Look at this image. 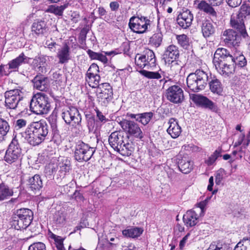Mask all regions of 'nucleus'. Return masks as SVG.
Returning <instances> with one entry per match:
<instances>
[{
  "mask_svg": "<svg viewBox=\"0 0 250 250\" xmlns=\"http://www.w3.org/2000/svg\"><path fill=\"white\" fill-rule=\"evenodd\" d=\"M213 64L217 72L224 77H228L235 71L234 66L237 64L243 67L247 64L245 57L242 54L233 55L226 48H218L214 54Z\"/></svg>",
  "mask_w": 250,
  "mask_h": 250,
  "instance_id": "obj_1",
  "label": "nucleus"
},
{
  "mask_svg": "<svg viewBox=\"0 0 250 250\" xmlns=\"http://www.w3.org/2000/svg\"><path fill=\"white\" fill-rule=\"evenodd\" d=\"M208 74L201 70L190 73L187 78L188 87L192 91L198 92L205 88L208 81Z\"/></svg>",
  "mask_w": 250,
  "mask_h": 250,
  "instance_id": "obj_2",
  "label": "nucleus"
},
{
  "mask_svg": "<svg viewBox=\"0 0 250 250\" xmlns=\"http://www.w3.org/2000/svg\"><path fill=\"white\" fill-rule=\"evenodd\" d=\"M30 108L36 114H47L50 109L48 96L44 93H37L30 102Z\"/></svg>",
  "mask_w": 250,
  "mask_h": 250,
  "instance_id": "obj_3",
  "label": "nucleus"
},
{
  "mask_svg": "<svg viewBox=\"0 0 250 250\" xmlns=\"http://www.w3.org/2000/svg\"><path fill=\"white\" fill-rule=\"evenodd\" d=\"M33 218L31 210L28 208H21L17 210L14 217L13 225L16 229H25L31 224Z\"/></svg>",
  "mask_w": 250,
  "mask_h": 250,
  "instance_id": "obj_4",
  "label": "nucleus"
},
{
  "mask_svg": "<svg viewBox=\"0 0 250 250\" xmlns=\"http://www.w3.org/2000/svg\"><path fill=\"white\" fill-rule=\"evenodd\" d=\"M156 57L153 51L147 49L144 54H137L135 57V64L140 68L154 70L156 67Z\"/></svg>",
  "mask_w": 250,
  "mask_h": 250,
  "instance_id": "obj_5",
  "label": "nucleus"
},
{
  "mask_svg": "<svg viewBox=\"0 0 250 250\" xmlns=\"http://www.w3.org/2000/svg\"><path fill=\"white\" fill-rule=\"evenodd\" d=\"M150 24V21L147 17L137 16L130 18L128 25L133 32L143 34L147 31Z\"/></svg>",
  "mask_w": 250,
  "mask_h": 250,
  "instance_id": "obj_6",
  "label": "nucleus"
},
{
  "mask_svg": "<svg viewBox=\"0 0 250 250\" xmlns=\"http://www.w3.org/2000/svg\"><path fill=\"white\" fill-rule=\"evenodd\" d=\"M119 124L127 135L140 139L144 137V133L139 125L135 122L124 119L120 122Z\"/></svg>",
  "mask_w": 250,
  "mask_h": 250,
  "instance_id": "obj_7",
  "label": "nucleus"
},
{
  "mask_svg": "<svg viewBox=\"0 0 250 250\" xmlns=\"http://www.w3.org/2000/svg\"><path fill=\"white\" fill-rule=\"evenodd\" d=\"M97 93V101L103 106H106L112 99V88L108 83H103L99 85Z\"/></svg>",
  "mask_w": 250,
  "mask_h": 250,
  "instance_id": "obj_8",
  "label": "nucleus"
},
{
  "mask_svg": "<svg viewBox=\"0 0 250 250\" xmlns=\"http://www.w3.org/2000/svg\"><path fill=\"white\" fill-rule=\"evenodd\" d=\"M23 94L21 90L15 89L5 92V105L9 109L19 108V103L23 98Z\"/></svg>",
  "mask_w": 250,
  "mask_h": 250,
  "instance_id": "obj_9",
  "label": "nucleus"
},
{
  "mask_svg": "<svg viewBox=\"0 0 250 250\" xmlns=\"http://www.w3.org/2000/svg\"><path fill=\"white\" fill-rule=\"evenodd\" d=\"M95 151V147H90L87 144L81 143L76 146L75 151V159L79 162L87 161Z\"/></svg>",
  "mask_w": 250,
  "mask_h": 250,
  "instance_id": "obj_10",
  "label": "nucleus"
},
{
  "mask_svg": "<svg viewBox=\"0 0 250 250\" xmlns=\"http://www.w3.org/2000/svg\"><path fill=\"white\" fill-rule=\"evenodd\" d=\"M21 155V149L17 140L13 139L9 145L4 156V160L8 163L12 164L17 161Z\"/></svg>",
  "mask_w": 250,
  "mask_h": 250,
  "instance_id": "obj_11",
  "label": "nucleus"
},
{
  "mask_svg": "<svg viewBox=\"0 0 250 250\" xmlns=\"http://www.w3.org/2000/svg\"><path fill=\"white\" fill-rule=\"evenodd\" d=\"M99 66L95 63H92L88 68L85 76V81L88 85L96 88L99 86L100 77L98 75Z\"/></svg>",
  "mask_w": 250,
  "mask_h": 250,
  "instance_id": "obj_12",
  "label": "nucleus"
},
{
  "mask_svg": "<svg viewBox=\"0 0 250 250\" xmlns=\"http://www.w3.org/2000/svg\"><path fill=\"white\" fill-rule=\"evenodd\" d=\"M166 97L172 103H181L184 99L183 90L178 85L171 86L166 91Z\"/></svg>",
  "mask_w": 250,
  "mask_h": 250,
  "instance_id": "obj_13",
  "label": "nucleus"
},
{
  "mask_svg": "<svg viewBox=\"0 0 250 250\" xmlns=\"http://www.w3.org/2000/svg\"><path fill=\"white\" fill-rule=\"evenodd\" d=\"M190 99L196 104L208 108L212 111L218 112L219 110L217 105L207 97L199 94H190Z\"/></svg>",
  "mask_w": 250,
  "mask_h": 250,
  "instance_id": "obj_14",
  "label": "nucleus"
},
{
  "mask_svg": "<svg viewBox=\"0 0 250 250\" xmlns=\"http://www.w3.org/2000/svg\"><path fill=\"white\" fill-rule=\"evenodd\" d=\"M223 36L225 44L229 47H235L240 42V37L232 29L225 30Z\"/></svg>",
  "mask_w": 250,
  "mask_h": 250,
  "instance_id": "obj_15",
  "label": "nucleus"
},
{
  "mask_svg": "<svg viewBox=\"0 0 250 250\" xmlns=\"http://www.w3.org/2000/svg\"><path fill=\"white\" fill-rule=\"evenodd\" d=\"M62 117L67 124L71 123L78 124L81 120L79 111L74 107H70L68 110L63 112Z\"/></svg>",
  "mask_w": 250,
  "mask_h": 250,
  "instance_id": "obj_16",
  "label": "nucleus"
},
{
  "mask_svg": "<svg viewBox=\"0 0 250 250\" xmlns=\"http://www.w3.org/2000/svg\"><path fill=\"white\" fill-rule=\"evenodd\" d=\"M125 137L123 133L118 131L112 132L109 137L110 146L117 151L122 149Z\"/></svg>",
  "mask_w": 250,
  "mask_h": 250,
  "instance_id": "obj_17",
  "label": "nucleus"
},
{
  "mask_svg": "<svg viewBox=\"0 0 250 250\" xmlns=\"http://www.w3.org/2000/svg\"><path fill=\"white\" fill-rule=\"evenodd\" d=\"M193 19V16L189 10L186 9L179 14L177 18L178 25L184 29L189 27Z\"/></svg>",
  "mask_w": 250,
  "mask_h": 250,
  "instance_id": "obj_18",
  "label": "nucleus"
},
{
  "mask_svg": "<svg viewBox=\"0 0 250 250\" xmlns=\"http://www.w3.org/2000/svg\"><path fill=\"white\" fill-rule=\"evenodd\" d=\"M194 6L197 9L204 12L212 17L216 18L217 17V12L213 6L204 0L194 1Z\"/></svg>",
  "mask_w": 250,
  "mask_h": 250,
  "instance_id": "obj_19",
  "label": "nucleus"
},
{
  "mask_svg": "<svg viewBox=\"0 0 250 250\" xmlns=\"http://www.w3.org/2000/svg\"><path fill=\"white\" fill-rule=\"evenodd\" d=\"M179 56L178 48L174 45H169L165 51L163 59L166 64H169L174 61L177 60Z\"/></svg>",
  "mask_w": 250,
  "mask_h": 250,
  "instance_id": "obj_20",
  "label": "nucleus"
},
{
  "mask_svg": "<svg viewBox=\"0 0 250 250\" xmlns=\"http://www.w3.org/2000/svg\"><path fill=\"white\" fill-rule=\"evenodd\" d=\"M230 24L233 28L237 29L244 38L248 36L243 20L239 14H233L231 16Z\"/></svg>",
  "mask_w": 250,
  "mask_h": 250,
  "instance_id": "obj_21",
  "label": "nucleus"
},
{
  "mask_svg": "<svg viewBox=\"0 0 250 250\" xmlns=\"http://www.w3.org/2000/svg\"><path fill=\"white\" fill-rule=\"evenodd\" d=\"M37 134L42 137L44 141L48 133V128L46 123L42 121L33 123L30 126Z\"/></svg>",
  "mask_w": 250,
  "mask_h": 250,
  "instance_id": "obj_22",
  "label": "nucleus"
},
{
  "mask_svg": "<svg viewBox=\"0 0 250 250\" xmlns=\"http://www.w3.org/2000/svg\"><path fill=\"white\" fill-rule=\"evenodd\" d=\"M22 135L29 144L33 146H38L43 142L42 137H40L30 126L26 129Z\"/></svg>",
  "mask_w": 250,
  "mask_h": 250,
  "instance_id": "obj_23",
  "label": "nucleus"
},
{
  "mask_svg": "<svg viewBox=\"0 0 250 250\" xmlns=\"http://www.w3.org/2000/svg\"><path fill=\"white\" fill-rule=\"evenodd\" d=\"M57 168L59 169L58 175L59 178H63L69 173L71 170L70 161L67 158H63L62 159L59 161Z\"/></svg>",
  "mask_w": 250,
  "mask_h": 250,
  "instance_id": "obj_24",
  "label": "nucleus"
},
{
  "mask_svg": "<svg viewBox=\"0 0 250 250\" xmlns=\"http://www.w3.org/2000/svg\"><path fill=\"white\" fill-rule=\"evenodd\" d=\"M169 125L167 129V133L173 138H178L181 133L182 129L179 125L177 120L174 118H170L168 122Z\"/></svg>",
  "mask_w": 250,
  "mask_h": 250,
  "instance_id": "obj_25",
  "label": "nucleus"
},
{
  "mask_svg": "<svg viewBox=\"0 0 250 250\" xmlns=\"http://www.w3.org/2000/svg\"><path fill=\"white\" fill-rule=\"evenodd\" d=\"M199 219V215L195 210H189L183 216V221L187 227H191L196 225Z\"/></svg>",
  "mask_w": 250,
  "mask_h": 250,
  "instance_id": "obj_26",
  "label": "nucleus"
},
{
  "mask_svg": "<svg viewBox=\"0 0 250 250\" xmlns=\"http://www.w3.org/2000/svg\"><path fill=\"white\" fill-rule=\"evenodd\" d=\"M34 87L40 91H45L49 88V79L43 76H37L32 80Z\"/></svg>",
  "mask_w": 250,
  "mask_h": 250,
  "instance_id": "obj_27",
  "label": "nucleus"
},
{
  "mask_svg": "<svg viewBox=\"0 0 250 250\" xmlns=\"http://www.w3.org/2000/svg\"><path fill=\"white\" fill-rule=\"evenodd\" d=\"M57 56L59 59V63L63 64L67 62L70 59V51L69 46L65 44L58 49Z\"/></svg>",
  "mask_w": 250,
  "mask_h": 250,
  "instance_id": "obj_28",
  "label": "nucleus"
},
{
  "mask_svg": "<svg viewBox=\"0 0 250 250\" xmlns=\"http://www.w3.org/2000/svg\"><path fill=\"white\" fill-rule=\"evenodd\" d=\"M178 167L182 173L188 174L192 170L193 163L188 157L184 156L178 162Z\"/></svg>",
  "mask_w": 250,
  "mask_h": 250,
  "instance_id": "obj_29",
  "label": "nucleus"
},
{
  "mask_svg": "<svg viewBox=\"0 0 250 250\" xmlns=\"http://www.w3.org/2000/svg\"><path fill=\"white\" fill-rule=\"evenodd\" d=\"M203 35L205 38H208L213 34L215 31V28L213 24L208 20L204 21L201 26Z\"/></svg>",
  "mask_w": 250,
  "mask_h": 250,
  "instance_id": "obj_30",
  "label": "nucleus"
},
{
  "mask_svg": "<svg viewBox=\"0 0 250 250\" xmlns=\"http://www.w3.org/2000/svg\"><path fill=\"white\" fill-rule=\"evenodd\" d=\"M27 57L23 53L21 54L18 57L10 61L8 64L9 68L13 71H17L19 67L24 63Z\"/></svg>",
  "mask_w": 250,
  "mask_h": 250,
  "instance_id": "obj_31",
  "label": "nucleus"
},
{
  "mask_svg": "<svg viewBox=\"0 0 250 250\" xmlns=\"http://www.w3.org/2000/svg\"><path fill=\"white\" fill-rule=\"evenodd\" d=\"M32 31L37 35H44L47 32L46 23L44 21H35L32 25Z\"/></svg>",
  "mask_w": 250,
  "mask_h": 250,
  "instance_id": "obj_32",
  "label": "nucleus"
},
{
  "mask_svg": "<svg viewBox=\"0 0 250 250\" xmlns=\"http://www.w3.org/2000/svg\"><path fill=\"white\" fill-rule=\"evenodd\" d=\"M28 185L32 190H39L42 187V182L39 175L36 174L30 178L28 181Z\"/></svg>",
  "mask_w": 250,
  "mask_h": 250,
  "instance_id": "obj_33",
  "label": "nucleus"
},
{
  "mask_svg": "<svg viewBox=\"0 0 250 250\" xmlns=\"http://www.w3.org/2000/svg\"><path fill=\"white\" fill-rule=\"evenodd\" d=\"M13 189L3 183L0 184V201L7 199L13 195Z\"/></svg>",
  "mask_w": 250,
  "mask_h": 250,
  "instance_id": "obj_34",
  "label": "nucleus"
},
{
  "mask_svg": "<svg viewBox=\"0 0 250 250\" xmlns=\"http://www.w3.org/2000/svg\"><path fill=\"white\" fill-rule=\"evenodd\" d=\"M140 73L145 77L153 80H159L162 79V71L159 69L157 71H148L146 70H142L140 71Z\"/></svg>",
  "mask_w": 250,
  "mask_h": 250,
  "instance_id": "obj_35",
  "label": "nucleus"
},
{
  "mask_svg": "<svg viewBox=\"0 0 250 250\" xmlns=\"http://www.w3.org/2000/svg\"><path fill=\"white\" fill-rule=\"evenodd\" d=\"M68 3H65L61 6L52 5L49 6L46 10L47 12L53 13L55 15L62 16L63 11L68 7Z\"/></svg>",
  "mask_w": 250,
  "mask_h": 250,
  "instance_id": "obj_36",
  "label": "nucleus"
},
{
  "mask_svg": "<svg viewBox=\"0 0 250 250\" xmlns=\"http://www.w3.org/2000/svg\"><path fill=\"white\" fill-rule=\"evenodd\" d=\"M210 90L214 93L220 95L223 91V86L220 81L213 79L209 83Z\"/></svg>",
  "mask_w": 250,
  "mask_h": 250,
  "instance_id": "obj_37",
  "label": "nucleus"
},
{
  "mask_svg": "<svg viewBox=\"0 0 250 250\" xmlns=\"http://www.w3.org/2000/svg\"><path fill=\"white\" fill-rule=\"evenodd\" d=\"M143 230L139 228H133L128 229H125L122 231L123 234L126 237L135 238L139 236Z\"/></svg>",
  "mask_w": 250,
  "mask_h": 250,
  "instance_id": "obj_38",
  "label": "nucleus"
},
{
  "mask_svg": "<svg viewBox=\"0 0 250 250\" xmlns=\"http://www.w3.org/2000/svg\"><path fill=\"white\" fill-rule=\"evenodd\" d=\"M87 53L91 59L98 60L104 63L107 62L108 60L105 55L95 52L89 49L87 51Z\"/></svg>",
  "mask_w": 250,
  "mask_h": 250,
  "instance_id": "obj_39",
  "label": "nucleus"
},
{
  "mask_svg": "<svg viewBox=\"0 0 250 250\" xmlns=\"http://www.w3.org/2000/svg\"><path fill=\"white\" fill-rule=\"evenodd\" d=\"M153 113L151 112L139 113L138 118V122L143 125H146L151 120Z\"/></svg>",
  "mask_w": 250,
  "mask_h": 250,
  "instance_id": "obj_40",
  "label": "nucleus"
},
{
  "mask_svg": "<svg viewBox=\"0 0 250 250\" xmlns=\"http://www.w3.org/2000/svg\"><path fill=\"white\" fill-rule=\"evenodd\" d=\"M9 130L8 123L5 120L0 118V142L4 139Z\"/></svg>",
  "mask_w": 250,
  "mask_h": 250,
  "instance_id": "obj_41",
  "label": "nucleus"
},
{
  "mask_svg": "<svg viewBox=\"0 0 250 250\" xmlns=\"http://www.w3.org/2000/svg\"><path fill=\"white\" fill-rule=\"evenodd\" d=\"M233 250H250V239L243 238L235 247Z\"/></svg>",
  "mask_w": 250,
  "mask_h": 250,
  "instance_id": "obj_42",
  "label": "nucleus"
},
{
  "mask_svg": "<svg viewBox=\"0 0 250 250\" xmlns=\"http://www.w3.org/2000/svg\"><path fill=\"white\" fill-rule=\"evenodd\" d=\"M48 236L50 238L55 241L56 247L59 250H64V247L63 245V239L61 236H57L51 231H49Z\"/></svg>",
  "mask_w": 250,
  "mask_h": 250,
  "instance_id": "obj_43",
  "label": "nucleus"
},
{
  "mask_svg": "<svg viewBox=\"0 0 250 250\" xmlns=\"http://www.w3.org/2000/svg\"><path fill=\"white\" fill-rule=\"evenodd\" d=\"M53 221L54 223L59 226L63 225L65 221V217L64 213L62 211H57L53 216Z\"/></svg>",
  "mask_w": 250,
  "mask_h": 250,
  "instance_id": "obj_44",
  "label": "nucleus"
},
{
  "mask_svg": "<svg viewBox=\"0 0 250 250\" xmlns=\"http://www.w3.org/2000/svg\"><path fill=\"white\" fill-rule=\"evenodd\" d=\"M46 62L45 58L43 56H37L33 60L32 64L35 68H37L40 71V69H42L44 67V64Z\"/></svg>",
  "mask_w": 250,
  "mask_h": 250,
  "instance_id": "obj_45",
  "label": "nucleus"
},
{
  "mask_svg": "<svg viewBox=\"0 0 250 250\" xmlns=\"http://www.w3.org/2000/svg\"><path fill=\"white\" fill-rule=\"evenodd\" d=\"M163 35L160 32L154 34L150 39V42L156 47H158L161 44Z\"/></svg>",
  "mask_w": 250,
  "mask_h": 250,
  "instance_id": "obj_46",
  "label": "nucleus"
},
{
  "mask_svg": "<svg viewBox=\"0 0 250 250\" xmlns=\"http://www.w3.org/2000/svg\"><path fill=\"white\" fill-rule=\"evenodd\" d=\"M221 153V149L216 150L213 154H212L206 161V164L208 166H211L213 165L216 159L220 156Z\"/></svg>",
  "mask_w": 250,
  "mask_h": 250,
  "instance_id": "obj_47",
  "label": "nucleus"
},
{
  "mask_svg": "<svg viewBox=\"0 0 250 250\" xmlns=\"http://www.w3.org/2000/svg\"><path fill=\"white\" fill-rule=\"evenodd\" d=\"M176 39L178 43L183 47L187 48L189 46V39L186 35H177Z\"/></svg>",
  "mask_w": 250,
  "mask_h": 250,
  "instance_id": "obj_48",
  "label": "nucleus"
},
{
  "mask_svg": "<svg viewBox=\"0 0 250 250\" xmlns=\"http://www.w3.org/2000/svg\"><path fill=\"white\" fill-rule=\"evenodd\" d=\"M48 120L52 131L55 134L58 133V129L57 123V115L56 114H52L49 117Z\"/></svg>",
  "mask_w": 250,
  "mask_h": 250,
  "instance_id": "obj_49",
  "label": "nucleus"
},
{
  "mask_svg": "<svg viewBox=\"0 0 250 250\" xmlns=\"http://www.w3.org/2000/svg\"><path fill=\"white\" fill-rule=\"evenodd\" d=\"M180 62L177 60L174 61L172 63L169 64L170 65V70L173 72V74H177L180 72L182 66Z\"/></svg>",
  "mask_w": 250,
  "mask_h": 250,
  "instance_id": "obj_50",
  "label": "nucleus"
},
{
  "mask_svg": "<svg viewBox=\"0 0 250 250\" xmlns=\"http://www.w3.org/2000/svg\"><path fill=\"white\" fill-rule=\"evenodd\" d=\"M225 170L223 168H220L215 173V183L217 185H220L225 175Z\"/></svg>",
  "mask_w": 250,
  "mask_h": 250,
  "instance_id": "obj_51",
  "label": "nucleus"
},
{
  "mask_svg": "<svg viewBox=\"0 0 250 250\" xmlns=\"http://www.w3.org/2000/svg\"><path fill=\"white\" fill-rule=\"evenodd\" d=\"M28 250H46L45 245L42 242L34 243L31 245Z\"/></svg>",
  "mask_w": 250,
  "mask_h": 250,
  "instance_id": "obj_52",
  "label": "nucleus"
},
{
  "mask_svg": "<svg viewBox=\"0 0 250 250\" xmlns=\"http://www.w3.org/2000/svg\"><path fill=\"white\" fill-rule=\"evenodd\" d=\"M209 200V198H207L204 201H201L196 205V209H198V208L200 210V214L203 215L205 211V207L208 204V200Z\"/></svg>",
  "mask_w": 250,
  "mask_h": 250,
  "instance_id": "obj_53",
  "label": "nucleus"
},
{
  "mask_svg": "<svg viewBox=\"0 0 250 250\" xmlns=\"http://www.w3.org/2000/svg\"><path fill=\"white\" fill-rule=\"evenodd\" d=\"M57 165L54 164H49L45 167V173L49 175H51L54 172H56V167H57Z\"/></svg>",
  "mask_w": 250,
  "mask_h": 250,
  "instance_id": "obj_54",
  "label": "nucleus"
},
{
  "mask_svg": "<svg viewBox=\"0 0 250 250\" xmlns=\"http://www.w3.org/2000/svg\"><path fill=\"white\" fill-rule=\"evenodd\" d=\"M164 81L162 79L159 80H152L148 82V84L153 87L154 89H157L160 87L162 83Z\"/></svg>",
  "mask_w": 250,
  "mask_h": 250,
  "instance_id": "obj_55",
  "label": "nucleus"
},
{
  "mask_svg": "<svg viewBox=\"0 0 250 250\" xmlns=\"http://www.w3.org/2000/svg\"><path fill=\"white\" fill-rule=\"evenodd\" d=\"M227 3L231 7H236L240 5L242 0H226Z\"/></svg>",
  "mask_w": 250,
  "mask_h": 250,
  "instance_id": "obj_56",
  "label": "nucleus"
},
{
  "mask_svg": "<svg viewBox=\"0 0 250 250\" xmlns=\"http://www.w3.org/2000/svg\"><path fill=\"white\" fill-rule=\"evenodd\" d=\"M123 146L124 147H123L122 148L120 149L119 150H118L117 151L118 152H119L121 153H123L125 150L129 151L130 152L131 151V145L129 143H125V141H124V143L123 144Z\"/></svg>",
  "mask_w": 250,
  "mask_h": 250,
  "instance_id": "obj_57",
  "label": "nucleus"
},
{
  "mask_svg": "<svg viewBox=\"0 0 250 250\" xmlns=\"http://www.w3.org/2000/svg\"><path fill=\"white\" fill-rule=\"evenodd\" d=\"M97 117L102 122H105L107 121L105 117L103 114V113L97 108L95 109Z\"/></svg>",
  "mask_w": 250,
  "mask_h": 250,
  "instance_id": "obj_58",
  "label": "nucleus"
},
{
  "mask_svg": "<svg viewBox=\"0 0 250 250\" xmlns=\"http://www.w3.org/2000/svg\"><path fill=\"white\" fill-rule=\"evenodd\" d=\"M190 235L189 233H188L186 236H185L183 239L180 241V244H179V247L181 250H182L184 247L185 246L188 238Z\"/></svg>",
  "mask_w": 250,
  "mask_h": 250,
  "instance_id": "obj_59",
  "label": "nucleus"
},
{
  "mask_svg": "<svg viewBox=\"0 0 250 250\" xmlns=\"http://www.w3.org/2000/svg\"><path fill=\"white\" fill-rule=\"evenodd\" d=\"M208 1L213 7L218 6L221 5L224 0H207Z\"/></svg>",
  "mask_w": 250,
  "mask_h": 250,
  "instance_id": "obj_60",
  "label": "nucleus"
},
{
  "mask_svg": "<svg viewBox=\"0 0 250 250\" xmlns=\"http://www.w3.org/2000/svg\"><path fill=\"white\" fill-rule=\"evenodd\" d=\"M241 14L250 16V6H242L241 7Z\"/></svg>",
  "mask_w": 250,
  "mask_h": 250,
  "instance_id": "obj_61",
  "label": "nucleus"
},
{
  "mask_svg": "<svg viewBox=\"0 0 250 250\" xmlns=\"http://www.w3.org/2000/svg\"><path fill=\"white\" fill-rule=\"evenodd\" d=\"M214 179L213 176H211L209 178L208 180V190L211 191L213 190V186L214 185V182H213Z\"/></svg>",
  "mask_w": 250,
  "mask_h": 250,
  "instance_id": "obj_62",
  "label": "nucleus"
},
{
  "mask_svg": "<svg viewBox=\"0 0 250 250\" xmlns=\"http://www.w3.org/2000/svg\"><path fill=\"white\" fill-rule=\"evenodd\" d=\"M26 122L24 119H19L16 122V125L19 128H21L25 126Z\"/></svg>",
  "mask_w": 250,
  "mask_h": 250,
  "instance_id": "obj_63",
  "label": "nucleus"
},
{
  "mask_svg": "<svg viewBox=\"0 0 250 250\" xmlns=\"http://www.w3.org/2000/svg\"><path fill=\"white\" fill-rule=\"evenodd\" d=\"M119 7V4L117 1H113L110 3V7L112 11L117 10Z\"/></svg>",
  "mask_w": 250,
  "mask_h": 250,
  "instance_id": "obj_64",
  "label": "nucleus"
}]
</instances>
